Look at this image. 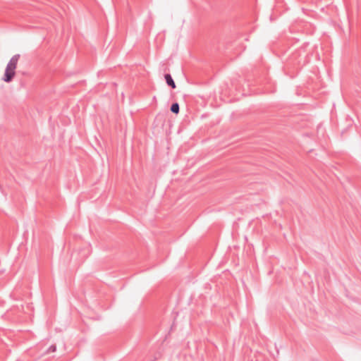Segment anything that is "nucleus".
Returning a JSON list of instances; mask_svg holds the SVG:
<instances>
[{
	"label": "nucleus",
	"mask_w": 361,
	"mask_h": 361,
	"mask_svg": "<svg viewBox=\"0 0 361 361\" xmlns=\"http://www.w3.org/2000/svg\"><path fill=\"white\" fill-rule=\"evenodd\" d=\"M56 350V346L55 345H51L47 350V353L55 352Z\"/></svg>",
	"instance_id": "obj_4"
},
{
	"label": "nucleus",
	"mask_w": 361,
	"mask_h": 361,
	"mask_svg": "<svg viewBox=\"0 0 361 361\" xmlns=\"http://www.w3.org/2000/svg\"><path fill=\"white\" fill-rule=\"evenodd\" d=\"M19 58L20 54H15L11 57V59L7 63L5 73L3 77V80L6 82H10L14 78L16 74L15 70L16 68Z\"/></svg>",
	"instance_id": "obj_1"
},
{
	"label": "nucleus",
	"mask_w": 361,
	"mask_h": 361,
	"mask_svg": "<svg viewBox=\"0 0 361 361\" xmlns=\"http://www.w3.org/2000/svg\"><path fill=\"white\" fill-rule=\"evenodd\" d=\"M164 79L166 80V83L172 89H175L176 87V83L170 73L164 74Z\"/></svg>",
	"instance_id": "obj_2"
},
{
	"label": "nucleus",
	"mask_w": 361,
	"mask_h": 361,
	"mask_svg": "<svg viewBox=\"0 0 361 361\" xmlns=\"http://www.w3.org/2000/svg\"><path fill=\"white\" fill-rule=\"evenodd\" d=\"M170 110L173 114H178L179 111H180V106H179L178 103H177V102L173 103L170 107Z\"/></svg>",
	"instance_id": "obj_3"
},
{
	"label": "nucleus",
	"mask_w": 361,
	"mask_h": 361,
	"mask_svg": "<svg viewBox=\"0 0 361 361\" xmlns=\"http://www.w3.org/2000/svg\"><path fill=\"white\" fill-rule=\"evenodd\" d=\"M82 251L84 252V254L82 256V259H85L90 254V250L87 249V250H82Z\"/></svg>",
	"instance_id": "obj_5"
}]
</instances>
